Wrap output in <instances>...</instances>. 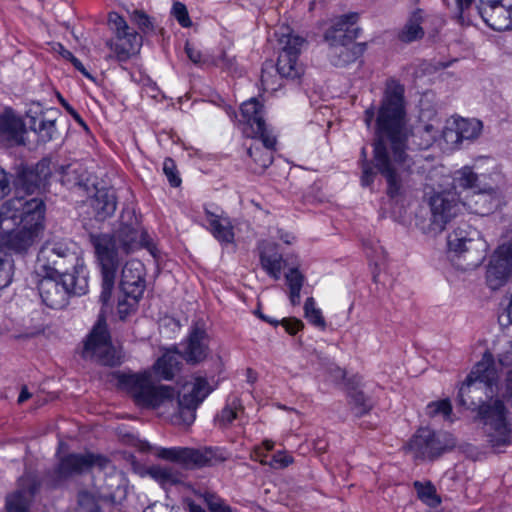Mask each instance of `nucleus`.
<instances>
[{
    "label": "nucleus",
    "mask_w": 512,
    "mask_h": 512,
    "mask_svg": "<svg viewBox=\"0 0 512 512\" xmlns=\"http://www.w3.org/2000/svg\"><path fill=\"white\" fill-rule=\"evenodd\" d=\"M495 381L496 370L493 363L485 360L478 362L460 387L458 402L466 409H477L478 417L489 428L490 441L495 446H501L509 443L511 427L506 418L508 411L502 400L486 403V399L493 395Z\"/></svg>",
    "instance_id": "3"
},
{
    "label": "nucleus",
    "mask_w": 512,
    "mask_h": 512,
    "mask_svg": "<svg viewBox=\"0 0 512 512\" xmlns=\"http://www.w3.org/2000/svg\"><path fill=\"white\" fill-rule=\"evenodd\" d=\"M109 459L93 453H70L62 457L51 474V484L58 487L73 476L89 471L93 467L104 469Z\"/></svg>",
    "instance_id": "13"
},
{
    "label": "nucleus",
    "mask_w": 512,
    "mask_h": 512,
    "mask_svg": "<svg viewBox=\"0 0 512 512\" xmlns=\"http://www.w3.org/2000/svg\"><path fill=\"white\" fill-rule=\"evenodd\" d=\"M183 354L168 351L160 357L153 366L154 373L165 380H170L179 371Z\"/></svg>",
    "instance_id": "34"
},
{
    "label": "nucleus",
    "mask_w": 512,
    "mask_h": 512,
    "mask_svg": "<svg viewBox=\"0 0 512 512\" xmlns=\"http://www.w3.org/2000/svg\"><path fill=\"white\" fill-rule=\"evenodd\" d=\"M147 474L164 488L183 481V474L175 465H153L147 469Z\"/></svg>",
    "instance_id": "31"
},
{
    "label": "nucleus",
    "mask_w": 512,
    "mask_h": 512,
    "mask_svg": "<svg viewBox=\"0 0 512 512\" xmlns=\"http://www.w3.org/2000/svg\"><path fill=\"white\" fill-rule=\"evenodd\" d=\"M405 88L398 80H386L385 90L376 119V139L373 161L367 160L366 148L361 150V185L370 187L377 174L386 182L390 199L404 197L411 186L413 159L406 153L408 132L405 127Z\"/></svg>",
    "instance_id": "1"
},
{
    "label": "nucleus",
    "mask_w": 512,
    "mask_h": 512,
    "mask_svg": "<svg viewBox=\"0 0 512 512\" xmlns=\"http://www.w3.org/2000/svg\"><path fill=\"white\" fill-rule=\"evenodd\" d=\"M132 20L143 32L153 30V25L150 21L149 16L145 14L143 11L135 10L132 14Z\"/></svg>",
    "instance_id": "49"
},
{
    "label": "nucleus",
    "mask_w": 512,
    "mask_h": 512,
    "mask_svg": "<svg viewBox=\"0 0 512 512\" xmlns=\"http://www.w3.org/2000/svg\"><path fill=\"white\" fill-rule=\"evenodd\" d=\"M285 279L289 287V299L293 306L300 304V292L305 280L304 275L297 269L291 268L285 274Z\"/></svg>",
    "instance_id": "38"
},
{
    "label": "nucleus",
    "mask_w": 512,
    "mask_h": 512,
    "mask_svg": "<svg viewBox=\"0 0 512 512\" xmlns=\"http://www.w3.org/2000/svg\"><path fill=\"white\" fill-rule=\"evenodd\" d=\"M52 161L41 159L35 166L18 168L13 185L18 195H31L45 189L53 172Z\"/></svg>",
    "instance_id": "15"
},
{
    "label": "nucleus",
    "mask_w": 512,
    "mask_h": 512,
    "mask_svg": "<svg viewBox=\"0 0 512 512\" xmlns=\"http://www.w3.org/2000/svg\"><path fill=\"white\" fill-rule=\"evenodd\" d=\"M257 454L261 457H263L260 462L262 464H266V465H269L273 468H285L287 467L291 462H292V458L286 454H283V453H277V454H274L272 455L269 459H268V456L267 455H263L261 452H260V449L257 450Z\"/></svg>",
    "instance_id": "44"
},
{
    "label": "nucleus",
    "mask_w": 512,
    "mask_h": 512,
    "mask_svg": "<svg viewBox=\"0 0 512 512\" xmlns=\"http://www.w3.org/2000/svg\"><path fill=\"white\" fill-rule=\"evenodd\" d=\"M73 512H103L96 496L86 490H82L77 494L76 506Z\"/></svg>",
    "instance_id": "41"
},
{
    "label": "nucleus",
    "mask_w": 512,
    "mask_h": 512,
    "mask_svg": "<svg viewBox=\"0 0 512 512\" xmlns=\"http://www.w3.org/2000/svg\"><path fill=\"white\" fill-rule=\"evenodd\" d=\"M208 353V335L199 323H195L189 336L187 343L183 349V359L188 363L196 364L204 360Z\"/></svg>",
    "instance_id": "24"
},
{
    "label": "nucleus",
    "mask_w": 512,
    "mask_h": 512,
    "mask_svg": "<svg viewBox=\"0 0 512 512\" xmlns=\"http://www.w3.org/2000/svg\"><path fill=\"white\" fill-rule=\"evenodd\" d=\"M241 409L238 397L229 398L224 408L215 416V423L221 428L228 427L238 417V411Z\"/></svg>",
    "instance_id": "37"
},
{
    "label": "nucleus",
    "mask_w": 512,
    "mask_h": 512,
    "mask_svg": "<svg viewBox=\"0 0 512 512\" xmlns=\"http://www.w3.org/2000/svg\"><path fill=\"white\" fill-rule=\"evenodd\" d=\"M452 412V406L449 400H441L438 402H432L427 406V414L429 416H435L442 414L448 417Z\"/></svg>",
    "instance_id": "48"
},
{
    "label": "nucleus",
    "mask_w": 512,
    "mask_h": 512,
    "mask_svg": "<svg viewBox=\"0 0 512 512\" xmlns=\"http://www.w3.org/2000/svg\"><path fill=\"white\" fill-rule=\"evenodd\" d=\"M256 377L253 375V372L251 369H248V381L250 383H253L255 381Z\"/></svg>",
    "instance_id": "64"
},
{
    "label": "nucleus",
    "mask_w": 512,
    "mask_h": 512,
    "mask_svg": "<svg viewBox=\"0 0 512 512\" xmlns=\"http://www.w3.org/2000/svg\"><path fill=\"white\" fill-rule=\"evenodd\" d=\"M281 49L276 69L285 78L296 79L303 73L302 66L298 63V56L301 53L306 40L294 34L290 27H281L275 32Z\"/></svg>",
    "instance_id": "10"
},
{
    "label": "nucleus",
    "mask_w": 512,
    "mask_h": 512,
    "mask_svg": "<svg viewBox=\"0 0 512 512\" xmlns=\"http://www.w3.org/2000/svg\"><path fill=\"white\" fill-rule=\"evenodd\" d=\"M30 397H31V394L29 393L27 387L23 386L22 390L19 394V397H18V403L21 404V403L25 402L26 400H28Z\"/></svg>",
    "instance_id": "59"
},
{
    "label": "nucleus",
    "mask_w": 512,
    "mask_h": 512,
    "mask_svg": "<svg viewBox=\"0 0 512 512\" xmlns=\"http://www.w3.org/2000/svg\"><path fill=\"white\" fill-rule=\"evenodd\" d=\"M505 394L507 397L512 398V369L508 371L505 379Z\"/></svg>",
    "instance_id": "56"
},
{
    "label": "nucleus",
    "mask_w": 512,
    "mask_h": 512,
    "mask_svg": "<svg viewBox=\"0 0 512 512\" xmlns=\"http://www.w3.org/2000/svg\"><path fill=\"white\" fill-rule=\"evenodd\" d=\"M260 264L263 270L275 280H279L282 271L283 257L277 245L271 242H262L259 245Z\"/></svg>",
    "instance_id": "28"
},
{
    "label": "nucleus",
    "mask_w": 512,
    "mask_h": 512,
    "mask_svg": "<svg viewBox=\"0 0 512 512\" xmlns=\"http://www.w3.org/2000/svg\"><path fill=\"white\" fill-rule=\"evenodd\" d=\"M409 449L416 458L435 459L440 456L445 447L434 431L429 428H420L409 442Z\"/></svg>",
    "instance_id": "22"
},
{
    "label": "nucleus",
    "mask_w": 512,
    "mask_h": 512,
    "mask_svg": "<svg viewBox=\"0 0 512 512\" xmlns=\"http://www.w3.org/2000/svg\"><path fill=\"white\" fill-rule=\"evenodd\" d=\"M60 102L65 110L73 117V119L81 125L83 128L87 129V125L80 116V114L69 104L67 103L61 96H59Z\"/></svg>",
    "instance_id": "53"
},
{
    "label": "nucleus",
    "mask_w": 512,
    "mask_h": 512,
    "mask_svg": "<svg viewBox=\"0 0 512 512\" xmlns=\"http://www.w3.org/2000/svg\"><path fill=\"white\" fill-rule=\"evenodd\" d=\"M506 302L507 315L509 317L510 323H512V294L510 295L509 298L506 299Z\"/></svg>",
    "instance_id": "60"
},
{
    "label": "nucleus",
    "mask_w": 512,
    "mask_h": 512,
    "mask_svg": "<svg viewBox=\"0 0 512 512\" xmlns=\"http://www.w3.org/2000/svg\"><path fill=\"white\" fill-rule=\"evenodd\" d=\"M131 302L132 300L130 298H127L126 296L123 300H120L118 302V313L121 319L127 317L130 314V312L135 309V307H130Z\"/></svg>",
    "instance_id": "54"
},
{
    "label": "nucleus",
    "mask_w": 512,
    "mask_h": 512,
    "mask_svg": "<svg viewBox=\"0 0 512 512\" xmlns=\"http://www.w3.org/2000/svg\"><path fill=\"white\" fill-rule=\"evenodd\" d=\"M82 274L88 275L83 259L78 253L63 240H48L40 248L36 271L39 274Z\"/></svg>",
    "instance_id": "7"
},
{
    "label": "nucleus",
    "mask_w": 512,
    "mask_h": 512,
    "mask_svg": "<svg viewBox=\"0 0 512 512\" xmlns=\"http://www.w3.org/2000/svg\"><path fill=\"white\" fill-rule=\"evenodd\" d=\"M374 116H375V110L373 107H370L368 108L366 111H365V118H364V121L366 123V125L368 127L371 126L373 120H374Z\"/></svg>",
    "instance_id": "58"
},
{
    "label": "nucleus",
    "mask_w": 512,
    "mask_h": 512,
    "mask_svg": "<svg viewBox=\"0 0 512 512\" xmlns=\"http://www.w3.org/2000/svg\"><path fill=\"white\" fill-rule=\"evenodd\" d=\"M72 64L85 77L90 78V79L92 78L91 75L89 74V72L86 70V68L84 67V65L82 64V62L78 58H73Z\"/></svg>",
    "instance_id": "57"
},
{
    "label": "nucleus",
    "mask_w": 512,
    "mask_h": 512,
    "mask_svg": "<svg viewBox=\"0 0 512 512\" xmlns=\"http://www.w3.org/2000/svg\"><path fill=\"white\" fill-rule=\"evenodd\" d=\"M261 143L263 147H261L259 144L252 145L248 149L247 153L253 159L259 169L263 171L273 162L272 150L274 149L275 145L268 147L262 141Z\"/></svg>",
    "instance_id": "39"
},
{
    "label": "nucleus",
    "mask_w": 512,
    "mask_h": 512,
    "mask_svg": "<svg viewBox=\"0 0 512 512\" xmlns=\"http://www.w3.org/2000/svg\"><path fill=\"white\" fill-rule=\"evenodd\" d=\"M45 206L39 198L16 196L0 209V229L4 246L16 254H26L43 230Z\"/></svg>",
    "instance_id": "4"
},
{
    "label": "nucleus",
    "mask_w": 512,
    "mask_h": 512,
    "mask_svg": "<svg viewBox=\"0 0 512 512\" xmlns=\"http://www.w3.org/2000/svg\"><path fill=\"white\" fill-rule=\"evenodd\" d=\"M241 114L251 127L255 138L268 147L276 144V138L268 131L264 120V107L256 98H251L241 105Z\"/></svg>",
    "instance_id": "20"
},
{
    "label": "nucleus",
    "mask_w": 512,
    "mask_h": 512,
    "mask_svg": "<svg viewBox=\"0 0 512 512\" xmlns=\"http://www.w3.org/2000/svg\"><path fill=\"white\" fill-rule=\"evenodd\" d=\"M27 117L29 128L37 134L38 141L47 143L53 140L57 133L56 119L46 118L43 113L37 116L27 115Z\"/></svg>",
    "instance_id": "32"
},
{
    "label": "nucleus",
    "mask_w": 512,
    "mask_h": 512,
    "mask_svg": "<svg viewBox=\"0 0 512 512\" xmlns=\"http://www.w3.org/2000/svg\"><path fill=\"white\" fill-rule=\"evenodd\" d=\"M482 122L477 119H454L451 126H447L443 132L447 142L462 143L477 139L482 131Z\"/></svg>",
    "instance_id": "25"
},
{
    "label": "nucleus",
    "mask_w": 512,
    "mask_h": 512,
    "mask_svg": "<svg viewBox=\"0 0 512 512\" xmlns=\"http://www.w3.org/2000/svg\"><path fill=\"white\" fill-rule=\"evenodd\" d=\"M141 42V36L135 31L115 36V39L106 42L107 47L114 53L108 58L115 57L119 62H125L138 52Z\"/></svg>",
    "instance_id": "26"
},
{
    "label": "nucleus",
    "mask_w": 512,
    "mask_h": 512,
    "mask_svg": "<svg viewBox=\"0 0 512 512\" xmlns=\"http://www.w3.org/2000/svg\"><path fill=\"white\" fill-rule=\"evenodd\" d=\"M449 251L456 254L471 253L477 261L484 258L487 243L481 233L466 222H461L447 237Z\"/></svg>",
    "instance_id": "16"
},
{
    "label": "nucleus",
    "mask_w": 512,
    "mask_h": 512,
    "mask_svg": "<svg viewBox=\"0 0 512 512\" xmlns=\"http://www.w3.org/2000/svg\"><path fill=\"white\" fill-rule=\"evenodd\" d=\"M94 216L99 221L111 217L117 207V196L113 189H99L91 200Z\"/></svg>",
    "instance_id": "29"
},
{
    "label": "nucleus",
    "mask_w": 512,
    "mask_h": 512,
    "mask_svg": "<svg viewBox=\"0 0 512 512\" xmlns=\"http://www.w3.org/2000/svg\"><path fill=\"white\" fill-rule=\"evenodd\" d=\"M256 314L264 321L270 323L271 325H274V326H277L279 324V321L277 320H273L272 318L270 317H267V315H264L258 311H256Z\"/></svg>",
    "instance_id": "62"
},
{
    "label": "nucleus",
    "mask_w": 512,
    "mask_h": 512,
    "mask_svg": "<svg viewBox=\"0 0 512 512\" xmlns=\"http://www.w3.org/2000/svg\"><path fill=\"white\" fill-rule=\"evenodd\" d=\"M414 488L417 491L418 498L426 505L435 508L441 503L440 497L436 493V488L431 482L425 484L415 481Z\"/></svg>",
    "instance_id": "40"
},
{
    "label": "nucleus",
    "mask_w": 512,
    "mask_h": 512,
    "mask_svg": "<svg viewBox=\"0 0 512 512\" xmlns=\"http://www.w3.org/2000/svg\"><path fill=\"white\" fill-rule=\"evenodd\" d=\"M477 10L483 21L495 31L512 30V6L503 0H478Z\"/></svg>",
    "instance_id": "19"
},
{
    "label": "nucleus",
    "mask_w": 512,
    "mask_h": 512,
    "mask_svg": "<svg viewBox=\"0 0 512 512\" xmlns=\"http://www.w3.org/2000/svg\"><path fill=\"white\" fill-rule=\"evenodd\" d=\"M13 260L0 249V290L10 285L13 278Z\"/></svg>",
    "instance_id": "43"
},
{
    "label": "nucleus",
    "mask_w": 512,
    "mask_h": 512,
    "mask_svg": "<svg viewBox=\"0 0 512 512\" xmlns=\"http://www.w3.org/2000/svg\"><path fill=\"white\" fill-rule=\"evenodd\" d=\"M456 1V18L459 23H464V13L469 9L473 3V0H455Z\"/></svg>",
    "instance_id": "52"
},
{
    "label": "nucleus",
    "mask_w": 512,
    "mask_h": 512,
    "mask_svg": "<svg viewBox=\"0 0 512 512\" xmlns=\"http://www.w3.org/2000/svg\"><path fill=\"white\" fill-rule=\"evenodd\" d=\"M88 290V275L82 274H43L38 282V291L42 302L52 308L60 309L68 304L70 296L84 295Z\"/></svg>",
    "instance_id": "8"
},
{
    "label": "nucleus",
    "mask_w": 512,
    "mask_h": 512,
    "mask_svg": "<svg viewBox=\"0 0 512 512\" xmlns=\"http://www.w3.org/2000/svg\"><path fill=\"white\" fill-rule=\"evenodd\" d=\"M163 172L166 175L169 183L173 187H177L181 183L180 177L177 175L176 164L173 159L166 158L163 163Z\"/></svg>",
    "instance_id": "47"
},
{
    "label": "nucleus",
    "mask_w": 512,
    "mask_h": 512,
    "mask_svg": "<svg viewBox=\"0 0 512 512\" xmlns=\"http://www.w3.org/2000/svg\"><path fill=\"white\" fill-rule=\"evenodd\" d=\"M210 231L220 242L229 244L234 240L233 227L228 220H220L218 216L206 210Z\"/></svg>",
    "instance_id": "36"
},
{
    "label": "nucleus",
    "mask_w": 512,
    "mask_h": 512,
    "mask_svg": "<svg viewBox=\"0 0 512 512\" xmlns=\"http://www.w3.org/2000/svg\"><path fill=\"white\" fill-rule=\"evenodd\" d=\"M52 167H54L53 170L60 174L61 183L68 189H88V173L82 164L73 162L66 166H59L58 168L52 164Z\"/></svg>",
    "instance_id": "27"
},
{
    "label": "nucleus",
    "mask_w": 512,
    "mask_h": 512,
    "mask_svg": "<svg viewBox=\"0 0 512 512\" xmlns=\"http://www.w3.org/2000/svg\"><path fill=\"white\" fill-rule=\"evenodd\" d=\"M171 13L182 27L188 28L192 25L187 7L183 3L178 1L175 2L173 4Z\"/></svg>",
    "instance_id": "46"
},
{
    "label": "nucleus",
    "mask_w": 512,
    "mask_h": 512,
    "mask_svg": "<svg viewBox=\"0 0 512 512\" xmlns=\"http://www.w3.org/2000/svg\"><path fill=\"white\" fill-rule=\"evenodd\" d=\"M279 324H282L285 330L291 335L296 334L304 327L303 322L297 318H285L279 321Z\"/></svg>",
    "instance_id": "50"
},
{
    "label": "nucleus",
    "mask_w": 512,
    "mask_h": 512,
    "mask_svg": "<svg viewBox=\"0 0 512 512\" xmlns=\"http://www.w3.org/2000/svg\"><path fill=\"white\" fill-rule=\"evenodd\" d=\"M93 236H108L112 242L111 250L122 262L120 253L127 255L141 248L146 241L147 233L144 231L135 210L131 207H124L112 234L91 233L89 234L91 244Z\"/></svg>",
    "instance_id": "9"
},
{
    "label": "nucleus",
    "mask_w": 512,
    "mask_h": 512,
    "mask_svg": "<svg viewBox=\"0 0 512 512\" xmlns=\"http://www.w3.org/2000/svg\"><path fill=\"white\" fill-rule=\"evenodd\" d=\"M36 488L32 484L23 486L13 493L6 496L5 509L6 512H31L32 504Z\"/></svg>",
    "instance_id": "30"
},
{
    "label": "nucleus",
    "mask_w": 512,
    "mask_h": 512,
    "mask_svg": "<svg viewBox=\"0 0 512 512\" xmlns=\"http://www.w3.org/2000/svg\"><path fill=\"white\" fill-rule=\"evenodd\" d=\"M263 445H264V447H265L266 451H270V450H272V449H273V447H274V443H273L272 441H270V440H265V441L263 442Z\"/></svg>",
    "instance_id": "63"
},
{
    "label": "nucleus",
    "mask_w": 512,
    "mask_h": 512,
    "mask_svg": "<svg viewBox=\"0 0 512 512\" xmlns=\"http://www.w3.org/2000/svg\"><path fill=\"white\" fill-rule=\"evenodd\" d=\"M115 377L119 388L125 390L143 408L156 409L172 404L177 396L178 415L175 420L187 426L194 422L197 408L213 390L203 377H196L193 383L186 384L182 394L171 386L157 384L150 371L128 374L117 372Z\"/></svg>",
    "instance_id": "2"
},
{
    "label": "nucleus",
    "mask_w": 512,
    "mask_h": 512,
    "mask_svg": "<svg viewBox=\"0 0 512 512\" xmlns=\"http://www.w3.org/2000/svg\"><path fill=\"white\" fill-rule=\"evenodd\" d=\"M111 244L108 236L92 237V246L102 274V291L99 298L103 305H107L111 298L116 274L121 265V261L111 250Z\"/></svg>",
    "instance_id": "14"
},
{
    "label": "nucleus",
    "mask_w": 512,
    "mask_h": 512,
    "mask_svg": "<svg viewBox=\"0 0 512 512\" xmlns=\"http://www.w3.org/2000/svg\"><path fill=\"white\" fill-rule=\"evenodd\" d=\"M83 356L94 359L105 366L113 367L120 363L112 345L106 320L102 315H99L97 322L84 342Z\"/></svg>",
    "instance_id": "11"
},
{
    "label": "nucleus",
    "mask_w": 512,
    "mask_h": 512,
    "mask_svg": "<svg viewBox=\"0 0 512 512\" xmlns=\"http://www.w3.org/2000/svg\"><path fill=\"white\" fill-rule=\"evenodd\" d=\"M474 185V188L464 189L467 191V194L462 196L464 199V210H469L471 213L481 216L492 213L499 205L496 190L493 188L480 189L477 183H474Z\"/></svg>",
    "instance_id": "21"
},
{
    "label": "nucleus",
    "mask_w": 512,
    "mask_h": 512,
    "mask_svg": "<svg viewBox=\"0 0 512 512\" xmlns=\"http://www.w3.org/2000/svg\"><path fill=\"white\" fill-rule=\"evenodd\" d=\"M144 265L138 260L127 261L121 271L120 289L130 298V307H136L145 291Z\"/></svg>",
    "instance_id": "18"
},
{
    "label": "nucleus",
    "mask_w": 512,
    "mask_h": 512,
    "mask_svg": "<svg viewBox=\"0 0 512 512\" xmlns=\"http://www.w3.org/2000/svg\"><path fill=\"white\" fill-rule=\"evenodd\" d=\"M348 397L349 403L352 406L357 416L367 414L373 406L369 397H367L362 390L359 389L360 379L354 377L348 382Z\"/></svg>",
    "instance_id": "33"
},
{
    "label": "nucleus",
    "mask_w": 512,
    "mask_h": 512,
    "mask_svg": "<svg viewBox=\"0 0 512 512\" xmlns=\"http://www.w3.org/2000/svg\"><path fill=\"white\" fill-rule=\"evenodd\" d=\"M477 175L469 168L456 172L453 179V187L449 190L434 192L428 198L430 217L417 223L424 234L436 236L441 233L446 225L464 211V199L458 188H474Z\"/></svg>",
    "instance_id": "5"
},
{
    "label": "nucleus",
    "mask_w": 512,
    "mask_h": 512,
    "mask_svg": "<svg viewBox=\"0 0 512 512\" xmlns=\"http://www.w3.org/2000/svg\"><path fill=\"white\" fill-rule=\"evenodd\" d=\"M108 24L110 29L115 33V36L131 32L125 19L115 12L109 14Z\"/></svg>",
    "instance_id": "45"
},
{
    "label": "nucleus",
    "mask_w": 512,
    "mask_h": 512,
    "mask_svg": "<svg viewBox=\"0 0 512 512\" xmlns=\"http://www.w3.org/2000/svg\"><path fill=\"white\" fill-rule=\"evenodd\" d=\"M358 13L352 12L340 16L325 33L329 42L328 57L332 65L345 67L355 62L366 50V43H357L358 28L353 26L358 21Z\"/></svg>",
    "instance_id": "6"
},
{
    "label": "nucleus",
    "mask_w": 512,
    "mask_h": 512,
    "mask_svg": "<svg viewBox=\"0 0 512 512\" xmlns=\"http://www.w3.org/2000/svg\"><path fill=\"white\" fill-rule=\"evenodd\" d=\"M185 52L187 57L195 64L200 63L201 61V52L194 48L190 43H186Z\"/></svg>",
    "instance_id": "55"
},
{
    "label": "nucleus",
    "mask_w": 512,
    "mask_h": 512,
    "mask_svg": "<svg viewBox=\"0 0 512 512\" xmlns=\"http://www.w3.org/2000/svg\"><path fill=\"white\" fill-rule=\"evenodd\" d=\"M25 124L11 109L0 114V143L12 147L24 144Z\"/></svg>",
    "instance_id": "23"
},
{
    "label": "nucleus",
    "mask_w": 512,
    "mask_h": 512,
    "mask_svg": "<svg viewBox=\"0 0 512 512\" xmlns=\"http://www.w3.org/2000/svg\"><path fill=\"white\" fill-rule=\"evenodd\" d=\"M486 284L498 290L512 279V240L500 245L486 267Z\"/></svg>",
    "instance_id": "17"
},
{
    "label": "nucleus",
    "mask_w": 512,
    "mask_h": 512,
    "mask_svg": "<svg viewBox=\"0 0 512 512\" xmlns=\"http://www.w3.org/2000/svg\"><path fill=\"white\" fill-rule=\"evenodd\" d=\"M59 46H60V49H61L62 56L65 59L71 61V63H72L73 62V58H76V57L69 50L64 49V47L62 45L59 44Z\"/></svg>",
    "instance_id": "61"
},
{
    "label": "nucleus",
    "mask_w": 512,
    "mask_h": 512,
    "mask_svg": "<svg viewBox=\"0 0 512 512\" xmlns=\"http://www.w3.org/2000/svg\"><path fill=\"white\" fill-rule=\"evenodd\" d=\"M157 456L178 463L188 469L212 466L226 460L223 451L217 447L199 449L186 447L160 448Z\"/></svg>",
    "instance_id": "12"
},
{
    "label": "nucleus",
    "mask_w": 512,
    "mask_h": 512,
    "mask_svg": "<svg viewBox=\"0 0 512 512\" xmlns=\"http://www.w3.org/2000/svg\"><path fill=\"white\" fill-rule=\"evenodd\" d=\"M304 316L313 326L321 330L326 328V321L323 317L322 311L316 307V303L313 297H309L305 301Z\"/></svg>",
    "instance_id": "42"
},
{
    "label": "nucleus",
    "mask_w": 512,
    "mask_h": 512,
    "mask_svg": "<svg viewBox=\"0 0 512 512\" xmlns=\"http://www.w3.org/2000/svg\"><path fill=\"white\" fill-rule=\"evenodd\" d=\"M422 22L423 11L418 9L411 14L409 19L399 32V40L404 43H411L413 41L421 39L424 36Z\"/></svg>",
    "instance_id": "35"
},
{
    "label": "nucleus",
    "mask_w": 512,
    "mask_h": 512,
    "mask_svg": "<svg viewBox=\"0 0 512 512\" xmlns=\"http://www.w3.org/2000/svg\"><path fill=\"white\" fill-rule=\"evenodd\" d=\"M10 182L8 173L0 167V200L4 199L10 193Z\"/></svg>",
    "instance_id": "51"
}]
</instances>
